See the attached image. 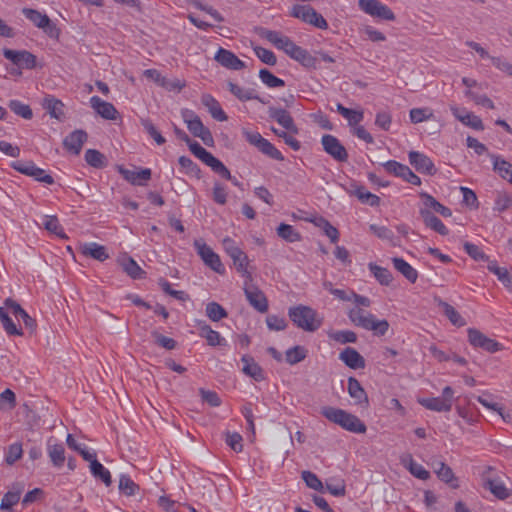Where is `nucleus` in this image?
Returning <instances> with one entry per match:
<instances>
[{"label": "nucleus", "instance_id": "obj_1", "mask_svg": "<svg viewBox=\"0 0 512 512\" xmlns=\"http://www.w3.org/2000/svg\"><path fill=\"white\" fill-rule=\"evenodd\" d=\"M320 413L330 422L339 425L342 429L351 433L363 434L367 430L365 423L356 415L341 408L324 406L321 408Z\"/></svg>", "mask_w": 512, "mask_h": 512}, {"label": "nucleus", "instance_id": "obj_2", "mask_svg": "<svg viewBox=\"0 0 512 512\" xmlns=\"http://www.w3.org/2000/svg\"><path fill=\"white\" fill-rule=\"evenodd\" d=\"M288 315L294 325L307 332H315L322 325L317 311L309 306L300 304L290 307Z\"/></svg>", "mask_w": 512, "mask_h": 512}, {"label": "nucleus", "instance_id": "obj_3", "mask_svg": "<svg viewBox=\"0 0 512 512\" xmlns=\"http://www.w3.org/2000/svg\"><path fill=\"white\" fill-rule=\"evenodd\" d=\"M349 318L356 326L372 331L376 336L386 335L390 327L387 320H379L375 315L361 308L352 309L349 312Z\"/></svg>", "mask_w": 512, "mask_h": 512}, {"label": "nucleus", "instance_id": "obj_4", "mask_svg": "<svg viewBox=\"0 0 512 512\" xmlns=\"http://www.w3.org/2000/svg\"><path fill=\"white\" fill-rule=\"evenodd\" d=\"M289 15L318 29L326 30L328 28L325 18L310 5H293Z\"/></svg>", "mask_w": 512, "mask_h": 512}, {"label": "nucleus", "instance_id": "obj_5", "mask_svg": "<svg viewBox=\"0 0 512 512\" xmlns=\"http://www.w3.org/2000/svg\"><path fill=\"white\" fill-rule=\"evenodd\" d=\"M256 33L259 37L267 40L276 49L283 51L289 57L297 47V45L288 36L279 31L258 27L256 28Z\"/></svg>", "mask_w": 512, "mask_h": 512}, {"label": "nucleus", "instance_id": "obj_6", "mask_svg": "<svg viewBox=\"0 0 512 512\" xmlns=\"http://www.w3.org/2000/svg\"><path fill=\"white\" fill-rule=\"evenodd\" d=\"M190 151L195 157L200 159L205 165L209 166L216 174L221 177H229L228 168L210 152L203 148L198 142L190 145Z\"/></svg>", "mask_w": 512, "mask_h": 512}, {"label": "nucleus", "instance_id": "obj_7", "mask_svg": "<svg viewBox=\"0 0 512 512\" xmlns=\"http://www.w3.org/2000/svg\"><path fill=\"white\" fill-rule=\"evenodd\" d=\"M3 56L18 69L32 70L38 67L37 57L28 50H12L4 48Z\"/></svg>", "mask_w": 512, "mask_h": 512}, {"label": "nucleus", "instance_id": "obj_8", "mask_svg": "<svg viewBox=\"0 0 512 512\" xmlns=\"http://www.w3.org/2000/svg\"><path fill=\"white\" fill-rule=\"evenodd\" d=\"M194 247L206 266L218 274L225 273V267L218 254L209 247L202 239L194 241Z\"/></svg>", "mask_w": 512, "mask_h": 512}, {"label": "nucleus", "instance_id": "obj_9", "mask_svg": "<svg viewBox=\"0 0 512 512\" xmlns=\"http://www.w3.org/2000/svg\"><path fill=\"white\" fill-rule=\"evenodd\" d=\"M12 168L16 171L33 177L35 180L52 185L54 183V179L51 175L47 174L44 169L37 167L32 161H15L12 163Z\"/></svg>", "mask_w": 512, "mask_h": 512}, {"label": "nucleus", "instance_id": "obj_10", "mask_svg": "<svg viewBox=\"0 0 512 512\" xmlns=\"http://www.w3.org/2000/svg\"><path fill=\"white\" fill-rule=\"evenodd\" d=\"M358 5L363 12L372 17L387 21L395 19L393 11L379 0H359Z\"/></svg>", "mask_w": 512, "mask_h": 512}, {"label": "nucleus", "instance_id": "obj_11", "mask_svg": "<svg viewBox=\"0 0 512 512\" xmlns=\"http://www.w3.org/2000/svg\"><path fill=\"white\" fill-rule=\"evenodd\" d=\"M468 341L474 348H480L489 353H495L502 349V344L487 337L475 328L468 329Z\"/></svg>", "mask_w": 512, "mask_h": 512}, {"label": "nucleus", "instance_id": "obj_12", "mask_svg": "<svg viewBox=\"0 0 512 512\" xmlns=\"http://www.w3.org/2000/svg\"><path fill=\"white\" fill-rule=\"evenodd\" d=\"M22 14L36 27L43 29L50 37L57 35L58 31L55 24L52 23L46 14L31 8H23Z\"/></svg>", "mask_w": 512, "mask_h": 512}, {"label": "nucleus", "instance_id": "obj_13", "mask_svg": "<svg viewBox=\"0 0 512 512\" xmlns=\"http://www.w3.org/2000/svg\"><path fill=\"white\" fill-rule=\"evenodd\" d=\"M321 143L324 151L339 162H345L348 159V153L340 141L333 135L325 134L322 136Z\"/></svg>", "mask_w": 512, "mask_h": 512}, {"label": "nucleus", "instance_id": "obj_14", "mask_svg": "<svg viewBox=\"0 0 512 512\" xmlns=\"http://www.w3.org/2000/svg\"><path fill=\"white\" fill-rule=\"evenodd\" d=\"M409 163L421 174L434 175L437 169L430 157L419 151H410L408 153Z\"/></svg>", "mask_w": 512, "mask_h": 512}, {"label": "nucleus", "instance_id": "obj_15", "mask_svg": "<svg viewBox=\"0 0 512 512\" xmlns=\"http://www.w3.org/2000/svg\"><path fill=\"white\" fill-rule=\"evenodd\" d=\"M24 489L25 484L23 482L13 483L10 490L4 494L1 500L0 510L13 512V507L20 501Z\"/></svg>", "mask_w": 512, "mask_h": 512}, {"label": "nucleus", "instance_id": "obj_16", "mask_svg": "<svg viewBox=\"0 0 512 512\" xmlns=\"http://www.w3.org/2000/svg\"><path fill=\"white\" fill-rule=\"evenodd\" d=\"M79 250L83 256L90 257L100 262H104L110 257L107 248L97 242L81 243Z\"/></svg>", "mask_w": 512, "mask_h": 512}, {"label": "nucleus", "instance_id": "obj_17", "mask_svg": "<svg viewBox=\"0 0 512 512\" xmlns=\"http://www.w3.org/2000/svg\"><path fill=\"white\" fill-rule=\"evenodd\" d=\"M90 105L102 118L106 120H116L118 118V111L112 103L102 100L98 96L90 98Z\"/></svg>", "mask_w": 512, "mask_h": 512}, {"label": "nucleus", "instance_id": "obj_18", "mask_svg": "<svg viewBox=\"0 0 512 512\" xmlns=\"http://www.w3.org/2000/svg\"><path fill=\"white\" fill-rule=\"evenodd\" d=\"M249 304L258 312L265 313L268 310V300L264 293L255 286L244 289Z\"/></svg>", "mask_w": 512, "mask_h": 512}, {"label": "nucleus", "instance_id": "obj_19", "mask_svg": "<svg viewBox=\"0 0 512 512\" xmlns=\"http://www.w3.org/2000/svg\"><path fill=\"white\" fill-rule=\"evenodd\" d=\"M46 450L52 465L56 468H61L66 460L64 445L51 437L47 441Z\"/></svg>", "mask_w": 512, "mask_h": 512}, {"label": "nucleus", "instance_id": "obj_20", "mask_svg": "<svg viewBox=\"0 0 512 512\" xmlns=\"http://www.w3.org/2000/svg\"><path fill=\"white\" fill-rule=\"evenodd\" d=\"M268 114L271 119L275 120L279 125H281L286 130L294 134L298 133V128L295 125L293 118L285 109L270 107L268 109Z\"/></svg>", "mask_w": 512, "mask_h": 512}, {"label": "nucleus", "instance_id": "obj_21", "mask_svg": "<svg viewBox=\"0 0 512 512\" xmlns=\"http://www.w3.org/2000/svg\"><path fill=\"white\" fill-rule=\"evenodd\" d=\"M119 173L126 181H128L132 185L138 186H142L148 180H150L152 174L151 169L149 168H142L140 170H130L124 167H119Z\"/></svg>", "mask_w": 512, "mask_h": 512}, {"label": "nucleus", "instance_id": "obj_22", "mask_svg": "<svg viewBox=\"0 0 512 512\" xmlns=\"http://www.w3.org/2000/svg\"><path fill=\"white\" fill-rule=\"evenodd\" d=\"M241 362L243 363L242 372L245 375L249 376L256 382H261L265 380L264 370L252 356L244 354L241 357Z\"/></svg>", "mask_w": 512, "mask_h": 512}, {"label": "nucleus", "instance_id": "obj_23", "mask_svg": "<svg viewBox=\"0 0 512 512\" xmlns=\"http://www.w3.org/2000/svg\"><path fill=\"white\" fill-rule=\"evenodd\" d=\"M187 128L194 137L200 138L206 146L214 145V138L211 131L204 126L200 118L190 120Z\"/></svg>", "mask_w": 512, "mask_h": 512}, {"label": "nucleus", "instance_id": "obj_24", "mask_svg": "<svg viewBox=\"0 0 512 512\" xmlns=\"http://www.w3.org/2000/svg\"><path fill=\"white\" fill-rule=\"evenodd\" d=\"M215 60L223 67L231 70H241L245 64L233 52L224 48H219L215 55Z\"/></svg>", "mask_w": 512, "mask_h": 512}, {"label": "nucleus", "instance_id": "obj_25", "mask_svg": "<svg viewBox=\"0 0 512 512\" xmlns=\"http://www.w3.org/2000/svg\"><path fill=\"white\" fill-rule=\"evenodd\" d=\"M87 133L84 130L71 132L63 141L64 147L71 153L78 155L87 140Z\"/></svg>", "mask_w": 512, "mask_h": 512}, {"label": "nucleus", "instance_id": "obj_26", "mask_svg": "<svg viewBox=\"0 0 512 512\" xmlns=\"http://www.w3.org/2000/svg\"><path fill=\"white\" fill-rule=\"evenodd\" d=\"M339 359L344 362L346 366L351 369H363L365 368V359L363 356L354 348L346 347L339 354Z\"/></svg>", "mask_w": 512, "mask_h": 512}, {"label": "nucleus", "instance_id": "obj_27", "mask_svg": "<svg viewBox=\"0 0 512 512\" xmlns=\"http://www.w3.org/2000/svg\"><path fill=\"white\" fill-rule=\"evenodd\" d=\"M483 487L489 490L496 498L505 500L512 495V491L509 490L504 482L499 478H487L484 480Z\"/></svg>", "mask_w": 512, "mask_h": 512}, {"label": "nucleus", "instance_id": "obj_28", "mask_svg": "<svg viewBox=\"0 0 512 512\" xmlns=\"http://www.w3.org/2000/svg\"><path fill=\"white\" fill-rule=\"evenodd\" d=\"M228 90L240 101L258 100L259 102L266 104L267 101L261 98L257 91L252 88H244L233 82H228Z\"/></svg>", "mask_w": 512, "mask_h": 512}, {"label": "nucleus", "instance_id": "obj_29", "mask_svg": "<svg viewBox=\"0 0 512 512\" xmlns=\"http://www.w3.org/2000/svg\"><path fill=\"white\" fill-rule=\"evenodd\" d=\"M347 391L350 397L355 400L356 404H364L365 406L368 405L369 401L367 393L356 378L349 377Z\"/></svg>", "mask_w": 512, "mask_h": 512}, {"label": "nucleus", "instance_id": "obj_30", "mask_svg": "<svg viewBox=\"0 0 512 512\" xmlns=\"http://www.w3.org/2000/svg\"><path fill=\"white\" fill-rule=\"evenodd\" d=\"M118 263L122 267L123 271L132 279H142L145 275V271L130 256H123L119 258Z\"/></svg>", "mask_w": 512, "mask_h": 512}, {"label": "nucleus", "instance_id": "obj_31", "mask_svg": "<svg viewBox=\"0 0 512 512\" xmlns=\"http://www.w3.org/2000/svg\"><path fill=\"white\" fill-rule=\"evenodd\" d=\"M493 170L504 180L512 184V163L506 161L499 155L490 154Z\"/></svg>", "mask_w": 512, "mask_h": 512}, {"label": "nucleus", "instance_id": "obj_32", "mask_svg": "<svg viewBox=\"0 0 512 512\" xmlns=\"http://www.w3.org/2000/svg\"><path fill=\"white\" fill-rule=\"evenodd\" d=\"M199 335L206 339L209 346L216 347L227 345L226 339L222 337L218 331L213 330L208 324H203L199 327Z\"/></svg>", "mask_w": 512, "mask_h": 512}, {"label": "nucleus", "instance_id": "obj_33", "mask_svg": "<svg viewBox=\"0 0 512 512\" xmlns=\"http://www.w3.org/2000/svg\"><path fill=\"white\" fill-rule=\"evenodd\" d=\"M418 403L424 408L435 412H449L452 409V403L439 397L419 398Z\"/></svg>", "mask_w": 512, "mask_h": 512}, {"label": "nucleus", "instance_id": "obj_34", "mask_svg": "<svg viewBox=\"0 0 512 512\" xmlns=\"http://www.w3.org/2000/svg\"><path fill=\"white\" fill-rule=\"evenodd\" d=\"M402 464L408 471L416 478L420 480H428L430 478V473L428 470L424 468V466L418 462H416L412 455H407L402 458Z\"/></svg>", "mask_w": 512, "mask_h": 512}, {"label": "nucleus", "instance_id": "obj_35", "mask_svg": "<svg viewBox=\"0 0 512 512\" xmlns=\"http://www.w3.org/2000/svg\"><path fill=\"white\" fill-rule=\"evenodd\" d=\"M475 398L485 408L497 412L505 422L510 418L509 414H505L503 406L493 401L494 396L490 392L484 391Z\"/></svg>", "mask_w": 512, "mask_h": 512}, {"label": "nucleus", "instance_id": "obj_36", "mask_svg": "<svg viewBox=\"0 0 512 512\" xmlns=\"http://www.w3.org/2000/svg\"><path fill=\"white\" fill-rule=\"evenodd\" d=\"M437 306L441 309L442 313L449 319V321L457 327H462L466 324L465 319L460 313L449 303L442 299H437Z\"/></svg>", "mask_w": 512, "mask_h": 512}, {"label": "nucleus", "instance_id": "obj_37", "mask_svg": "<svg viewBox=\"0 0 512 512\" xmlns=\"http://www.w3.org/2000/svg\"><path fill=\"white\" fill-rule=\"evenodd\" d=\"M290 58L299 62L303 67L307 69H315L317 66V58L314 57L308 50L298 45L290 55Z\"/></svg>", "mask_w": 512, "mask_h": 512}, {"label": "nucleus", "instance_id": "obj_38", "mask_svg": "<svg viewBox=\"0 0 512 512\" xmlns=\"http://www.w3.org/2000/svg\"><path fill=\"white\" fill-rule=\"evenodd\" d=\"M202 104L208 108L211 116L217 121H226V113L221 108L219 102L210 94H204L201 98Z\"/></svg>", "mask_w": 512, "mask_h": 512}, {"label": "nucleus", "instance_id": "obj_39", "mask_svg": "<svg viewBox=\"0 0 512 512\" xmlns=\"http://www.w3.org/2000/svg\"><path fill=\"white\" fill-rule=\"evenodd\" d=\"M394 268L400 272L409 282L415 283L418 278V272L407 261L400 257L392 259Z\"/></svg>", "mask_w": 512, "mask_h": 512}, {"label": "nucleus", "instance_id": "obj_40", "mask_svg": "<svg viewBox=\"0 0 512 512\" xmlns=\"http://www.w3.org/2000/svg\"><path fill=\"white\" fill-rule=\"evenodd\" d=\"M368 270L380 285L389 286L391 284L393 275L387 268L371 262L368 264Z\"/></svg>", "mask_w": 512, "mask_h": 512}, {"label": "nucleus", "instance_id": "obj_41", "mask_svg": "<svg viewBox=\"0 0 512 512\" xmlns=\"http://www.w3.org/2000/svg\"><path fill=\"white\" fill-rule=\"evenodd\" d=\"M0 321L4 331L9 336H21L23 334L21 328H18L14 321L9 316V312L6 307H0Z\"/></svg>", "mask_w": 512, "mask_h": 512}, {"label": "nucleus", "instance_id": "obj_42", "mask_svg": "<svg viewBox=\"0 0 512 512\" xmlns=\"http://www.w3.org/2000/svg\"><path fill=\"white\" fill-rule=\"evenodd\" d=\"M118 489L121 494L131 497L136 495L140 488L128 474H120Z\"/></svg>", "mask_w": 512, "mask_h": 512}, {"label": "nucleus", "instance_id": "obj_43", "mask_svg": "<svg viewBox=\"0 0 512 512\" xmlns=\"http://www.w3.org/2000/svg\"><path fill=\"white\" fill-rule=\"evenodd\" d=\"M43 106L53 118L61 119L64 116L63 103L53 96L45 97Z\"/></svg>", "mask_w": 512, "mask_h": 512}, {"label": "nucleus", "instance_id": "obj_44", "mask_svg": "<svg viewBox=\"0 0 512 512\" xmlns=\"http://www.w3.org/2000/svg\"><path fill=\"white\" fill-rule=\"evenodd\" d=\"M423 202L425 208L431 211L432 213H438L444 217H448L451 215V210L448 207H445L440 202H438L433 196L429 194H424Z\"/></svg>", "mask_w": 512, "mask_h": 512}, {"label": "nucleus", "instance_id": "obj_45", "mask_svg": "<svg viewBox=\"0 0 512 512\" xmlns=\"http://www.w3.org/2000/svg\"><path fill=\"white\" fill-rule=\"evenodd\" d=\"M90 471L95 478L101 480L106 486H110L112 484L110 471L98 460L92 461Z\"/></svg>", "mask_w": 512, "mask_h": 512}, {"label": "nucleus", "instance_id": "obj_46", "mask_svg": "<svg viewBox=\"0 0 512 512\" xmlns=\"http://www.w3.org/2000/svg\"><path fill=\"white\" fill-rule=\"evenodd\" d=\"M307 349L304 346L296 345L285 352V361L290 365H295L307 357Z\"/></svg>", "mask_w": 512, "mask_h": 512}, {"label": "nucleus", "instance_id": "obj_47", "mask_svg": "<svg viewBox=\"0 0 512 512\" xmlns=\"http://www.w3.org/2000/svg\"><path fill=\"white\" fill-rule=\"evenodd\" d=\"M325 490L335 497H343L346 494V484L343 479L330 478L326 481Z\"/></svg>", "mask_w": 512, "mask_h": 512}, {"label": "nucleus", "instance_id": "obj_48", "mask_svg": "<svg viewBox=\"0 0 512 512\" xmlns=\"http://www.w3.org/2000/svg\"><path fill=\"white\" fill-rule=\"evenodd\" d=\"M23 448L22 444L19 442H15L10 444L7 449L4 451V459L8 465L15 464L18 460L22 458Z\"/></svg>", "mask_w": 512, "mask_h": 512}, {"label": "nucleus", "instance_id": "obj_49", "mask_svg": "<svg viewBox=\"0 0 512 512\" xmlns=\"http://www.w3.org/2000/svg\"><path fill=\"white\" fill-rule=\"evenodd\" d=\"M206 315L207 317L214 322L220 321L223 318H226L228 313L227 311L217 302H209L206 305Z\"/></svg>", "mask_w": 512, "mask_h": 512}, {"label": "nucleus", "instance_id": "obj_50", "mask_svg": "<svg viewBox=\"0 0 512 512\" xmlns=\"http://www.w3.org/2000/svg\"><path fill=\"white\" fill-rule=\"evenodd\" d=\"M329 338L340 344L355 343L357 335L351 330H338L329 333Z\"/></svg>", "mask_w": 512, "mask_h": 512}, {"label": "nucleus", "instance_id": "obj_51", "mask_svg": "<svg viewBox=\"0 0 512 512\" xmlns=\"http://www.w3.org/2000/svg\"><path fill=\"white\" fill-rule=\"evenodd\" d=\"M354 195L363 203L370 206H376L379 204L380 198L366 190L364 187L359 186L354 190Z\"/></svg>", "mask_w": 512, "mask_h": 512}, {"label": "nucleus", "instance_id": "obj_52", "mask_svg": "<svg viewBox=\"0 0 512 512\" xmlns=\"http://www.w3.org/2000/svg\"><path fill=\"white\" fill-rule=\"evenodd\" d=\"M257 149L271 159L277 161L284 160L282 153L267 139H264Z\"/></svg>", "mask_w": 512, "mask_h": 512}, {"label": "nucleus", "instance_id": "obj_53", "mask_svg": "<svg viewBox=\"0 0 512 512\" xmlns=\"http://www.w3.org/2000/svg\"><path fill=\"white\" fill-rule=\"evenodd\" d=\"M259 78L267 87L276 88L285 86L284 80L276 77L267 69H261L259 71Z\"/></svg>", "mask_w": 512, "mask_h": 512}, {"label": "nucleus", "instance_id": "obj_54", "mask_svg": "<svg viewBox=\"0 0 512 512\" xmlns=\"http://www.w3.org/2000/svg\"><path fill=\"white\" fill-rule=\"evenodd\" d=\"M8 106L11 111L24 119L29 120L33 117V112L29 105H26L19 100H11Z\"/></svg>", "mask_w": 512, "mask_h": 512}, {"label": "nucleus", "instance_id": "obj_55", "mask_svg": "<svg viewBox=\"0 0 512 512\" xmlns=\"http://www.w3.org/2000/svg\"><path fill=\"white\" fill-rule=\"evenodd\" d=\"M373 233L379 238L388 240L392 245H399L398 237H395L392 230L388 226H370Z\"/></svg>", "mask_w": 512, "mask_h": 512}, {"label": "nucleus", "instance_id": "obj_56", "mask_svg": "<svg viewBox=\"0 0 512 512\" xmlns=\"http://www.w3.org/2000/svg\"><path fill=\"white\" fill-rule=\"evenodd\" d=\"M158 285L163 290V292L174 297L177 300L186 301L188 299V295L186 292L180 291V290H174L171 287L170 282L168 280H166L165 278H160L158 280Z\"/></svg>", "mask_w": 512, "mask_h": 512}, {"label": "nucleus", "instance_id": "obj_57", "mask_svg": "<svg viewBox=\"0 0 512 512\" xmlns=\"http://www.w3.org/2000/svg\"><path fill=\"white\" fill-rule=\"evenodd\" d=\"M457 120L460 121L465 126H468L477 131H482L485 128L481 118L474 115L472 112L465 114V117L457 115Z\"/></svg>", "mask_w": 512, "mask_h": 512}, {"label": "nucleus", "instance_id": "obj_58", "mask_svg": "<svg viewBox=\"0 0 512 512\" xmlns=\"http://www.w3.org/2000/svg\"><path fill=\"white\" fill-rule=\"evenodd\" d=\"M385 171L389 174H392L396 177H404L407 169L409 168L407 165L397 162L395 160H389L383 164Z\"/></svg>", "mask_w": 512, "mask_h": 512}, {"label": "nucleus", "instance_id": "obj_59", "mask_svg": "<svg viewBox=\"0 0 512 512\" xmlns=\"http://www.w3.org/2000/svg\"><path fill=\"white\" fill-rule=\"evenodd\" d=\"M141 125L147 134L154 139V141L158 145H162L166 142V139L161 135V133L157 130L151 120L149 119H141Z\"/></svg>", "mask_w": 512, "mask_h": 512}, {"label": "nucleus", "instance_id": "obj_60", "mask_svg": "<svg viewBox=\"0 0 512 512\" xmlns=\"http://www.w3.org/2000/svg\"><path fill=\"white\" fill-rule=\"evenodd\" d=\"M242 442L243 438L238 432H227L225 435V443L236 453L243 450Z\"/></svg>", "mask_w": 512, "mask_h": 512}, {"label": "nucleus", "instance_id": "obj_61", "mask_svg": "<svg viewBox=\"0 0 512 512\" xmlns=\"http://www.w3.org/2000/svg\"><path fill=\"white\" fill-rule=\"evenodd\" d=\"M302 479L309 488L320 492L323 491L324 485L315 473L311 471H303Z\"/></svg>", "mask_w": 512, "mask_h": 512}, {"label": "nucleus", "instance_id": "obj_62", "mask_svg": "<svg viewBox=\"0 0 512 512\" xmlns=\"http://www.w3.org/2000/svg\"><path fill=\"white\" fill-rule=\"evenodd\" d=\"M232 261L236 270L241 273L243 277L251 279V273L248 271L249 259L245 252L238 255V257Z\"/></svg>", "mask_w": 512, "mask_h": 512}, {"label": "nucleus", "instance_id": "obj_63", "mask_svg": "<svg viewBox=\"0 0 512 512\" xmlns=\"http://www.w3.org/2000/svg\"><path fill=\"white\" fill-rule=\"evenodd\" d=\"M86 162L95 168H101L104 166V155L95 149H88L85 152Z\"/></svg>", "mask_w": 512, "mask_h": 512}, {"label": "nucleus", "instance_id": "obj_64", "mask_svg": "<svg viewBox=\"0 0 512 512\" xmlns=\"http://www.w3.org/2000/svg\"><path fill=\"white\" fill-rule=\"evenodd\" d=\"M409 116L411 122L416 124L431 119L433 113L427 108H413L410 110Z\"/></svg>", "mask_w": 512, "mask_h": 512}]
</instances>
